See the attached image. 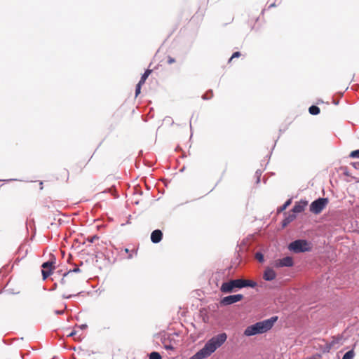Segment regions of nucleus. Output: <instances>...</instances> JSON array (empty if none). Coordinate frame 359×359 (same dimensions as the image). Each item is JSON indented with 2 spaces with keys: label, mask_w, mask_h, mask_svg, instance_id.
<instances>
[{
  "label": "nucleus",
  "mask_w": 359,
  "mask_h": 359,
  "mask_svg": "<svg viewBox=\"0 0 359 359\" xmlns=\"http://www.w3.org/2000/svg\"><path fill=\"white\" fill-rule=\"evenodd\" d=\"M291 204V199L287 200L283 206H281L278 211H283Z\"/></svg>",
  "instance_id": "nucleus-19"
},
{
  "label": "nucleus",
  "mask_w": 359,
  "mask_h": 359,
  "mask_svg": "<svg viewBox=\"0 0 359 359\" xmlns=\"http://www.w3.org/2000/svg\"><path fill=\"white\" fill-rule=\"evenodd\" d=\"M240 56H241L240 52L237 51V52L233 53V55H231V57H230V59L229 60V62H231L233 58L238 57Z\"/></svg>",
  "instance_id": "nucleus-22"
},
{
  "label": "nucleus",
  "mask_w": 359,
  "mask_h": 359,
  "mask_svg": "<svg viewBox=\"0 0 359 359\" xmlns=\"http://www.w3.org/2000/svg\"><path fill=\"white\" fill-rule=\"evenodd\" d=\"M143 84L138 83L136 86L135 96L137 97L140 93L141 87Z\"/></svg>",
  "instance_id": "nucleus-23"
},
{
  "label": "nucleus",
  "mask_w": 359,
  "mask_h": 359,
  "mask_svg": "<svg viewBox=\"0 0 359 359\" xmlns=\"http://www.w3.org/2000/svg\"><path fill=\"white\" fill-rule=\"evenodd\" d=\"M226 339L227 335L224 332L212 337L205 343L203 348L189 359H204L209 357L226 341Z\"/></svg>",
  "instance_id": "nucleus-1"
},
{
  "label": "nucleus",
  "mask_w": 359,
  "mask_h": 359,
  "mask_svg": "<svg viewBox=\"0 0 359 359\" xmlns=\"http://www.w3.org/2000/svg\"><path fill=\"white\" fill-rule=\"evenodd\" d=\"M306 205H307L306 201H300L299 203H297L294 205V207L292 210V213H294L295 215V213H300V212H303Z\"/></svg>",
  "instance_id": "nucleus-12"
},
{
  "label": "nucleus",
  "mask_w": 359,
  "mask_h": 359,
  "mask_svg": "<svg viewBox=\"0 0 359 359\" xmlns=\"http://www.w3.org/2000/svg\"><path fill=\"white\" fill-rule=\"evenodd\" d=\"M277 317H272L269 319L257 322L255 324L247 327L244 331V335L250 337L266 332L272 328L274 323L277 320Z\"/></svg>",
  "instance_id": "nucleus-3"
},
{
  "label": "nucleus",
  "mask_w": 359,
  "mask_h": 359,
  "mask_svg": "<svg viewBox=\"0 0 359 359\" xmlns=\"http://www.w3.org/2000/svg\"><path fill=\"white\" fill-rule=\"evenodd\" d=\"M75 334V332H71L68 336L69 337H72V336H74Z\"/></svg>",
  "instance_id": "nucleus-29"
},
{
  "label": "nucleus",
  "mask_w": 359,
  "mask_h": 359,
  "mask_svg": "<svg viewBox=\"0 0 359 359\" xmlns=\"http://www.w3.org/2000/svg\"><path fill=\"white\" fill-rule=\"evenodd\" d=\"M243 299V295L241 294L229 295L222 298L220 300V304L222 306H228L236 302H240Z\"/></svg>",
  "instance_id": "nucleus-7"
},
{
  "label": "nucleus",
  "mask_w": 359,
  "mask_h": 359,
  "mask_svg": "<svg viewBox=\"0 0 359 359\" xmlns=\"http://www.w3.org/2000/svg\"><path fill=\"white\" fill-rule=\"evenodd\" d=\"M255 258L261 263L264 262V255L261 252H257L255 254Z\"/></svg>",
  "instance_id": "nucleus-20"
},
{
  "label": "nucleus",
  "mask_w": 359,
  "mask_h": 359,
  "mask_svg": "<svg viewBox=\"0 0 359 359\" xmlns=\"http://www.w3.org/2000/svg\"><path fill=\"white\" fill-rule=\"evenodd\" d=\"M149 359H162V358L159 353L154 351L149 354Z\"/></svg>",
  "instance_id": "nucleus-18"
},
{
  "label": "nucleus",
  "mask_w": 359,
  "mask_h": 359,
  "mask_svg": "<svg viewBox=\"0 0 359 359\" xmlns=\"http://www.w3.org/2000/svg\"><path fill=\"white\" fill-rule=\"evenodd\" d=\"M80 282V278L73 274L72 271L65 273L60 281L59 287L62 293V297L65 299L72 297V294H67V291L74 290L77 287Z\"/></svg>",
  "instance_id": "nucleus-2"
},
{
  "label": "nucleus",
  "mask_w": 359,
  "mask_h": 359,
  "mask_svg": "<svg viewBox=\"0 0 359 359\" xmlns=\"http://www.w3.org/2000/svg\"><path fill=\"white\" fill-rule=\"evenodd\" d=\"M126 252H128V249H125Z\"/></svg>",
  "instance_id": "nucleus-30"
},
{
  "label": "nucleus",
  "mask_w": 359,
  "mask_h": 359,
  "mask_svg": "<svg viewBox=\"0 0 359 359\" xmlns=\"http://www.w3.org/2000/svg\"><path fill=\"white\" fill-rule=\"evenodd\" d=\"M309 111L312 115H317L320 113V109L318 107L313 105L309 107Z\"/></svg>",
  "instance_id": "nucleus-15"
},
{
  "label": "nucleus",
  "mask_w": 359,
  "mask_h": 359,
  "mask_svg": "<svg viewBox=\"0 0 359 359\" xmlns=\"http://www.w3.org/2000/svg\"><path fill=\"white\" fill-rule=\"evenodd\" d=\"M276 273L273 269L271 268L267 267L264 271L263 278L265 280L270 281L273 280L276 278Z\"/></svg>",
  "instance_id": "nucleus-10"
},
{
  "label": "nucleus",
  "mask_w": 359,
  "mask_h": 359,
  "mask_svg": "<svg viewBox=\"0 0 359 359\" xmlns=\"http://www.w3.org/2000/svg\"><path fill=\"white\" fill-rule=\"evenodd\" d=\"M355 355L353 350L348 351L346 352L342 359H353Z\"/></svg>",
  "instance_id": "nucleus-16"
},
{
  "label": "nucleus",
  "mask_w": 359,
  "mask_h": 359,
  "mask_svg": "<svg viewBox=\"0 0 359 359\" xmlns=\"http://www.w3.org/2000/svg\"><path fill=\"white\" fill-rule=\"evenodd\" d=\"M152 72V70L151 69H147L144 73L142 74L141 79H140V81H139V83L140 84H144L147 80V79L148 78V76L151 74V73Z\"/></svg>",
  "instance_id": "nucleus-14"
},
{
  "label": "nucleus",
  "mask_w": 359,
  "mask_h": 359,
  "mask_svg": "<svg viewBox=\"0 0 359 359\" xmlns=\"http://www.w3.org/2000/svg\"><path fill=\"white\" fill-rule=\"evenodd\" d=\"M296 218V215L294 213L290 214L283 221V226H285L289 223L292 222Z\"/></svg>",
  "instance_id": "nucleus-13"
},
{
  "label": "nucleus",
  "mask_w": 359,
  "mask_h": 359,
  "mask_svg": "<svg viewBox=\"0 0 359 359\" xmlns=\"http://www.w3.org/2000/svg\"><path fill=\"white\" fill-rule=\"evenodd\" d=\"M352 165L357 170H359V162H354Z\"/></svg>",
  "instance_id": "nucleus-27"
},
{
  "label": "nucleus",
  "mask_w": 359,
  "mask_h": 359,
  "mask_svg": "<svg viewBox=\"0 0 359 359\" xmlns=\"http://www.w3.org/2000/svg\"><path fill=\"white\" fill-rule=\"evenodd\" d=\"M163 347L166 350H171V351L175 350V346L171 342H170L169 344H167L165 340L163 342Z\"/></svg>",
  "instance_id": "nucleus-17"
},
{
  "label": "nucleus",
  "mask_w": 359,
  "mask_h": 359,
  "mask_svg": "<svg viewBox=\"0 0 359 359\" xmlns=\"http://www.w3.org/2000/svg\"><path fill=\"white\" fill-rule=\"evenodd\" d=\"M288 248L295 253L307 252L311 250L310 244L305 240L294 241L289 245Z\"/></svg>",
  "instance_id": "nucleus-5"
},
{
  "label": "nucleus",
  "mask_w": 359,
  "mask_h": 359,
  "mask_svg": "<svg viewBox=\"0 0 359 359\" xmlns=\"http://www.w3.org/2000/svg\"><path fill=\"white\" fill-rule=\"evenodd\" d=\"M97 238H97L96 236H93V237L88 238V241L90 243H93V242H94V241H95V239H97Z\"/></svg>",
  "instance_id": "nucleus-26"
},
{
  "label": "nucleus",
  "mask_w": 359,
  "mask_h": 359,
  "mask_svg": "<svg viewBox=\"0 0 359 359\" xmlns=\"http://www.w3.org/2000/svg\"><path fill=\"white\" fill-rule=\"evenodd\" d=\"M349 156L351 158H359V149L351 151Z\"/></svg>",
  "instance_id": "nucleus-21"
},
{
  "label": "nucleus",
  "mask_w": 359,
  "mask_h": 359,
  "mask_svg": "<svg viewBox=\"0 0 359 359\" xmlns=\"http://www.w3.org/2000/svg\"><path fill=\"white\" fill-rule=\"evenodd\" d=\"M329 200L327 198H320L313 201L310 205V211L316 215L320 214L327 206Z\"/></svg>",
  "instance_id": "nucleus-6"
},
{
  "label": "nucleus",
  "mask_w": 359,
  "mask_h": 359,
  "mask_svg": "<svg viewBox=\"0 0 359 359\" xmlns=\"http://www.w3.org/2000/svg\"><path fill=\"white\" fill-rule=\"evenodd\" d=\"M57 313H62V311H57Z\"/></svg>",
  "instance_id": "nucleus-31"
},
{
  "label": "nucleus",
  "mask_w": 359,
  "mask_h": 359,
  "mask_svg": "<svg viewBox=\"0 0 359 359\" xmlns=\"http://www.w3.org/2000/svg\"><path fill=\"white\" fill-rule=\"evenodd\" d=\"M175 62V60L171 56H168V61L167 62L169 64V65H171L172 63H174Z\"/></svg>",
  "instance_id": "nucleus-25"
},
{
  "label": "nucleus",
  "mask_w": 359,
  "mask_h": 359,
  "mask_svg": "<svg viewBox=\"0 0 359 359\" xmlns=\"http://www.w3.org/2000/svg\"><path fill=\"white\" fill-rule=\"evenodd\" d=\"M293 265L292 258L286 257L283 259H277L274 262L273 266L276 267L292 266Z\"/></svg>",
  "instance_id": "nucleus-9"
},
{
  "label": "nucleus",
  "mask_w": 359,
  "mask_h": 359,
  "mask_svg": "<svg viewBox=\"0 0 359 359\" xmlns=\"http://www.w3.org/2000/svg\"><path fill=\"white\" fill-rule=\"evenodd\" d=\"M69 271H72V272L73 273V274H74V275H75V273H76V272H79V271H80V269H79V268L76 267V268H74L73 270H69Z\"/></svg>",
  "instance_id": "nucleus-28"
},
{
  "label": "nucleus",
  "mask_w": 359,
  "mask_h": 359,
  "mask_svg": "<svg viewBox=\"0 0 359 359\" xmlns=\"http://www.w3.org/2000/svg\"><path fill=\"white\" fill-rule=\"evenodd\" d=\"M162 238H163V233L159 229L154 230L151 234V241L154 243H159L162 240Z\"/></svg>",
  "instance_id": "nucleus-11"
},
{
  "label": "nucleus",
  "mask_w": 359,
  "mask_h": 359,
  "mask_svg": "<svg viewBox=\"0 0 359 359\" xmlns=\"http://www.w3.org/2000/svg\"><path fill=\"white\" fill-rule=\"evenodd\" d=\"M233 18L232 16H230L226 20L225 22H224V25H226L228 24H230L233 22Z\"/></svg>",
  "instance_id": "nucleus-24"
},
{
  "label": "nucleus",
  "mask_w": 359,
  "mask_h": 359,
  "mask_svg": "<svg viewBox=\"0 0 359 359\" xmlns=\"http://www.w3.org/2000/svg\"><path fill=\"white\" fill-rule=\"evenodd\" d=\"M53 264V262L48 261L42 264V275L43 279H46L51 274L53 269L55 268Z\"/></svg>",
  "instance_id": "nucleus-8"
},
{
  "label": "nucleus",
  "mask_w": 359,
  "mask_h": 359,
  "mask_svg": "<svg viewBox=\"0 0 359 359\" xmlns=\"http://www.w3.org/2000/svg\"><path fill=\"white\" fill-rule=\"evenodd\" d=\"M256 286L257 283L253 280L236 279L223 283L220 287V290L224 293H231L233 292L235 288H243L245 287H255Z\"/></svg>",
  "instance_id": "nucleus-4"
}]
</instances>
